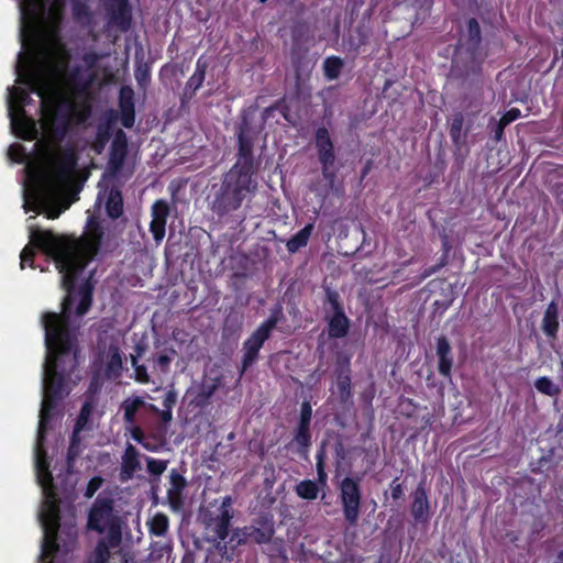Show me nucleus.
<instances>
[{"label": "nucleus", "instance_id": "obj_62", "mask_svg": "<svg viewBox=\"0 0 563 563\" xmlns=\"http://www.w3.org/2000/svg\"><path fill=\"white\" fill-rule=\"evenodd\" d=\"M521 117V111L518 108H511L507 110L504 115L500 118L503 123L509 125L511 122L516 121Z\"/></svg>", "mask_w": 563, "mask_h": 563}, {"label": "nucleus", "instance_id": "obj_25", "mask_svg": "<svg viewBox=\"0 0 563 563\" xmlns=\"http://www.w3.org/2000/svg\"><path fill=\"white\" fill-rule=\"evenodd\" d=\"M350 329V319L344 311H338L332 314L328 321L329 336L333 339L344 338Z\"/></svg>", "mask_w": 563, "mask_h": 563}, {"label": "nucleus", "instance_id": "obj_12", "mask_svg": "<svg viewBox=\"0 0 563 563\" xmlns=\"http://www.w3.org/2000/svg\"><path fill=\"white\" fill-rule=\"evenodd\" d=\"M344 520L351 527L358 523L362 507L361 478L345 476L338 486Z\"/></svg>", "mask_w": 563, "mask_h": 563}, {"label": "nucleus", "instance_id": "obj_26", "mask_svg": "<svg viewBox=\"0 0 563 563\" xmlns=\"http://www.w3.org/2000/svg\"><path fill=\"white\" fill-rule=\"evenodd\" d=\"M106 212L113 220L119 219L123 214V197L119 187L110 188L106 201Z\"/></svg>", "mask_w": 563, "mask_h": 563}, {"label": "nucleus", "instance_id": "obj_19", "mask_svg": "<svg viewBox=\"0 0 563 563\" xmlns=\"http://www.w3.org/2000/svg\"><path fill=\"white\" fill-rule=\"evenodd\" d=\"M120 121L125 129L133 128L135 123L134 90L130 86H122L119 90Z\"/></svg>", "mask_w": 563, "mask_h": 563}, {"label": "nucleus", "instance_id": "obj_34", "mask_svg": "<svg viewBox=\"0 0 563 563\" xmlns=\"http://www.w3.org/2000/svg\"><path fill=\"white\" fill-rule=\"evenodd\" d=\"M344 66V62L339 56H329L323 62V74L328 80H335L339 78Z\"/></svg>", "mask_w": 563, "mask_h": 563}, {"label": "nucleus", "instance_id": "obj_35", "mask_svg": "<svg viewBox=\"0 0 563 563\" xmlns=\"http://www.w3.org/2000/svg\"><path fill=\"white\" fill-rule=\"evenodd\" d=\"M122 369V357L120 349L115 345L109 346L108 361H107V374L109 376H119Z\"/></svg>", "mask_w": 563, "mask_h": 563}, {"label": "nucleus", "instance_id": "obj_14", "mask_svg": "<svg viewBox=\"0 0 563 563\" xmlns=\"http://www.w3.org/2000/svg\"><path fill=\"white\" fill-rule=\"evenodd\" d=\"M482 43V30L478 21L475 18H471L467 21L466 25V46L467 52L470 54L471 63L470 65H464L463 67L460 65V57H456L453 60V71L457 77L466 79L471 74H479L481 73V63L476 62L475 55Z\"/></svg>", "mask_w": 563, "mask_h": 563}, {"label": "nucleus", "instance_id": "obj_31", "mask_svg": "<svg viewBox=\"0 0 563 563\" xmlns=\"http://www.w3.org/2000/svg\"><path fill=\"white\" fill-rule=\"evenodd\" d=\"M81 453V438L80 433H75L73 431L69 440V446L67 450L66 456V468L68 473H73L75 467L76 460Z\"/></svg>", "mask_w": 563, "mask_h": 563}, {"label": "nucleus", "instance_id": "obj_59", "mask_svg": "<svg viewBox=\"0 0 563 563\" xmlns=\"http://www.w3.org/2000/svg\"><path fill=\"white\" fill-rule=\"evenodd\" d=\"M148 410L155 415H158L164 423H169L173 420V410L159 409L155 405L150 404Z\"/></svg>", "mask_w": 563, "mask_h": 563}, {"label": "nucleus", "instance_id": "obj_23", "mask_svg": "<svg viewBox=\"0 0 563 563\" xmlns=\"http://www.w3.org/2000/svg\"><path fill=\"white\" fill-rule=\"evenodd\" d=\"M435 351L439 358L438 371L440 375H442L444 378H451L453 356L452 347L446 336L441 335L437 339Z\"/></svg>", "mask_w": 563, "mask_h": 563}, {"label": "nucleus", "instance_id": "obj_43", "mask_svg": "<svg viewBox=\"0 0 563 563\" xmlns=\"http://www.w3.org/2000/svg\"><path fill=\"white\" fill-rule=\"evenodd\" d=\"M537 390L547 396H556L560 393V388L547 376L539 377L534 382Z\"/></svg>", "mask_w": 563, "mask_h": 563}, {"label": "nucleus", "instance_id": "obj_1", "mask_svg": "<svg viewBox=\"0 0 563 563\" xmlns=\"http://www.w3.org/2000/svg\"><path fill=\"white\" fill-rule=\"evenodd\" d=\"M103 234L102 225L92 217L88 219L86 233L79 239L57 235L51 230L33 229L30 233V244L25 245L20 254V266L24 269L26 263L34 267V247L45 253L54 261L62 274V286L68 292L62 302L60 312H45L42 316L45 345L51 357L49 389L55 395L60 394L65 379L79 365L77 330L70 325V294L78 275L98 254Z\"/></svg>", "mask_w": 563, "mask_h": 563}, {"label": "nucleus", "instance_id": "obj_9", "mask_svg": "<svg viewBox=\"0 0 563 563\" xmlns=\"http://www.w3.org/2000/svg\"><path fill=\"white\" fill-rule=\"evenodd\" d=\"M275 534V521L271 514H262L253 520V523L235 529L229 538L231 550L253 541L256 544L269 543Z\"/></svg>", "mask_w": 563, "mask_h": 563}, {"label": "nucleus", "instance_id": "obj_61", "mask_svg": "<svg viewBox=\"0 0 563 563\" xmlns=\"http://www.w3.org/2000/svg\"><path fill=\"white\" fill-rule=\"evenodd\" d=\"M390 496L394 500H399L404 497V487L399 482V477H396L390 483Z\"/></svg>", "mask_w": 563, "mask_h": 563}, {"label": "nucleus", "instance_id": "obj_3", "mask_svg": "<svg viewBox=\"0 0 563 563\" xmlns=\"http://www.w3.org/2000/svg\"><path fill=\"white\" fill-rule=\"evenodd\" d=\"M257 186L255 177L229 169L221 176L220 183L211 186L208 197L210 211L219 219L232 214L252 199Z\"/></svg>", "mask_w": 563, "mask_h": 563}, {"label": "nucleus", "instance_id": "obj_37", "mask_svg": "<svg viewBox=\"0 0 563 563\" xmlns=\"http://www.w3.org/2000/svg\"><path fill=\"white\" fill-rule=\"evenodd\" d=\"M291 65L295 71L297 81L301 80L306 73L310 71V62L306 56V53H291Z\"/></svg>", "mask_w": 563, "mask_h": 563}, {"label": "nucleus", "instance_id": "obj_63", "mask_svg": "<svg viewBox=\"0 0 563 563\" xmlns=\"http://www.w3.org/2000/svg\"><path fill=\"white\" fill-rule=\"evenodd\" d=\"M20 7H21L22 12L24 13L26 10V7L29 8V10L31 12H35L37 9H42L43 4H42L41 0H24Z\"/></svg>", "mask_w": 563, "mask_h": 563}, {"label": "nucleus", "instance_id": "obj_50", "mask_svg": "<svg viewBox=\"0 0 563 563\" xmlns=\"http://www.w3.org/2000/svg\"><path fill=\"white\" fill-rule=\"evenodd\" d=\"M131 365L134 368L133 378L140 384H148L151 382L145 365L139 364L135 357H132Z\"/></svg>", "mask_w": 563, "mask_h": 563}, {"label": "nucleus", "instance_id": "obj_55", "mask_svg": "<svg viewBox=\"0 0 563 563\" xmlns=\"http://www.w3.org/2000/svg\"><path fill=\"white\" fill-rule=\"evenodd\" d=\"M218 386L217 384L202 385L198 393L197 399L199 404H206L213 396Z\"/></svg>", "mask_w": 563, "mask_h": 563}, {"label": "nucleus", "instance_id": "obj_15", "mask_svg": "<svg viewBox=\"0 0 563 563\" xmlns=\"http://www.w3.org/2000/svg\"><path fill=\"white\" fill-rule=\"evenodd\" d=\"M103 8L110 24L121 32H128L131 29L133 13L129 0H103Z\"/></svg>", "mask_w": 563, "mask_h": 563}, {"label": "nucleus", "instance_id": "obj_24", "mask_svg": "<svg viewBox=\"0 0 563 563\" xmlns=\"http://www.w3.org/2000/svg\"><path fill=\"white\" fill-rule=\"evenodd\" d=\"M206 71L207 63L202 62L201 58H199L196 63L194 74L186 82L181 101H184L185 98L191 99L196 95L197 90L202 86L205 81Z\"/></svg>", "mask_w": 563, "mask_h": 563}, {"label": "nucleus", "instance_id": "obj_40", "mask_svg": "<svg viewBox=\"0 0 563 563\" xmlns=\"http://www.w3.org/2000/svg\"><path fill=\"white\" fill-rule=\"evenodd\" d=\"M316 461L318 483L324 486L328 482V474L325 472V442H322L319 446Z\"/></svg>", "mask_w": 563, "mask_h": 563}, {"label": "nucleus", "instance_id": "obj_30", "mask_svg": "<svg viewBox=\"0 0 563 563\" xmlns=\"http://www.w3.org/2000/svg\"><path fill=\"white\" fill-rule=\"evenodd\" d=\"M92 290L93 287L89 282L82 284L78 289L79 303L76 308V314L79 317L85 316L92 305Z\"/></svg>", "mask_w": 563, "mask_h": 563}, {"label": "nucleus", "instance_id": "obj_21", "mask_svg": "<svg viewBox=\"0 0 563 563\" xmlns=\"http://www.w3.org/2000/svg\"><path fill=\"white\" fill-rule=\"evenodd\" d=\"M141 453L131 443H128L122 454L121 468L119 473V479L125 483L132 479L136 472L141 471Z\"/></svg>", "mask_w": 563, "mask_h": 563}, {"label": "nucleus", "instance_id": "obj_54", "mask_svg": "<svg viewBox=\"0 0 563 563\" xmlns=\"http://www.w3.org/2000/svg\"><path fill=\"white\" fill-rule=\"evenodd\" d=\"M507 125L499 119L494 124H489L490 137L494 142L498 143L504 139L505 128Z\"/></svg>", "mask_w": 563, "mask_h": 563}, {"label": "nucleus", "instance_id": "obj_42", "mask_svg": "<svg viewBox=\"0 0 563 563\" xmlns=\"http://www.w3.org/2000/svg\"><path fill=\"white\" fill-rule=\"evenodd\" d=\"M463 124H464V115L461 112L455 113L453 115V118L451 119L450 126H449L450 137L455 145H459L462 141L461 133H462Z\"/></svg>", "mask_w": 563, "mask_h": 563}, {"label": "nucleus", "instance_id": "obj_4", "mask_svg": "<svg viewBox=\"0 0 563 563\" xmlns=\"http://www.w3.org/2000/svg\"><path fill=\"white\" fill-rule=\"evenodd\" d=\"M49 351L46 350V360L44 363V378H43V385H44V393H45V399L43 400L42 408L40 411V421H38V428H37V438H36V449H35V472H36V478L38 485L42 487L43 490H49L56 488L54 485V478L49 471V461L47 456V452L44 448L45 441H46V433L48 431V423H49V410L51 407L48 405L49 400H56L59 398H63L67 391H66V385L67 382L70 379L73 373L77 369V367L69 373V376L65 379V383L63 384L62 390L59 395L53 394V391L49 389Z\"/></svg>", "mask_w": 563, "mask_h": 563}, {"label": "nucleus", "instance_id": "obj_52", "mask_svg": "<svg viewBox=\"0 0 563 563\" xmlns=\"http://www.w3.org/2000/svg\"><path fill=\"white\" fill-rule=\"evenodd\" d=\"M74 125L84 124L91 114L90 106L84 104L80 108L75 103L74 108Z\"/></svg>", "mask_w": 563, "mask_h": 563}, {"label": "nucleus", "instance_id": "obj_51", "mask_svg": "<svg viewBox=\"0 0 563 563\" xmlns=\"http://www.w3.org/2000/svg\"><path fill=\"white\" fill-rule=\"evenodd\" d=\"M166 222L167 221L152 219L150 223V231L156 243H161L165 236Z\"/></svg>", "mask_w": 563, "mask_h": 563}, {"label": "nucleus", "instance_id": "obj_22", "mask_svg": "<svg viewBox=\"0 0 563 563\" xmlns=\"http://www.w3.org/2000/svg\"><path fill=\"white\" fill-rule=\"evenodd\" d=\"M336 387L341 402H347L352 398V382L350 360L345 357L338 362L335 368Z\"/></svg>", "mask_w": 563, "mask_h": 563}, {"label": "nucleus", "instance_id": "obj_60", "mask_svg": "<svg viewBox=\"0 0 563 563\" xmlns=\"http://www.w3.org/2000/svg\"><path fill=\"white\" fill-rule=\"evenodd\" d=\"M25 155L24 147L21 144H12L9 147V156L12 161L21 163Z\"/></svg>", "mask_w": 563, "mask_h": 563}, {"label": "nucleus", "instance_id": "obj_13", "mask_svg": "<svg viewBox=\"0 0 563 563\" xmlns=\"http://www.w3.org/2000/svg\"><path fill=\"white\" fill-rule=\"evenodd\" d=\"M314 145L321 165L322 177L328 184L333 185L338 176V168L334 165L335 151L330 132L325 126H319L316 130Z\"/></svg>", "mask_w": 563, "mask_h": 563}, {"label": "nucleus", "instance_id": "obj_20", "mask_svg": "<svg viewBox=\"0 0 563 563\" xmlns=\"http://www.w3.org/2000/svg\"><path fill=\"white\" fill-rule=\"evenodd\" d=\"M128 154V142L123 131H118L110 147L108 169L112 174H118L123 165Z\"/></svg>", "mask_w": 563, "mask_h": 563}, {"label": "nucleus", "instance_id": "obj_56", "mask_svg": "<svg viewBox=\"0 0 563 563\" xmlns=\"http://www.w3.org/2000/svg\"><path fill=\"white\" fill-rule=\"evenodd\" d=\"M103 478L100 476H93L89 479L86 490H85V497L86 498H92L97 490L102 486Z\"/></svg>", "mask_w": 563, "mask_h": 563}, {"label": "nucleus", "instance_id": "obj_53", "mask_svg": "<svg viewBox=\"0 0 563 563\" xmlns=\"http://www.w3.org/2000/svg\"><path fill=\"white\" fill-rule=\"evenodd\" d=\"M312 419V407L310 402L303 401L300 407L298 424L310 427Z\"/></svg>", "mask_w": 563, "mask_h": 563}, {"label": "nucleus", "instance_id": "obj_7", "mask_svg": "<svg viewBox=\"0 0 563 563\" xmlns=\"http://www.w3.org/2000/svg\"><path fill=\"white\" fill-rule=\"evenodd\" d=\"M44 503L40 515L44 537L42 541V558H53L59 551L58 531L60 528V500L56 488L43 490Z\"/></svg>", "mask_w": 563, "mask_h": 563}, {"label": "nucleus", "instance_id": "obj_11", "mask_svg": "<svg viewBox=\"0 0 563 563\" xmlns=\"http://www.w3.org/2000/svg\"><path fill=\"white\" fill-rule=\"evenodd\" d=\"M255 133L249 121L243 119L238 131V152L236 161L230 170L246 173L251 177H255L258 164L254 156Z\"/></svg>", "mask_w": 563, "mask_h": 563}, {"label": "nucleus", "instance_id": "obj_28", "mask_svg": "<svg viewBox=\"0 0 563 563\" xmlns=\"http://www.w3.org/2000/svg\"><path fill=\"white\" fill-rule=\"evenodd\" d=\"M542 330L548 338L555 339L559 331L558 320V306L555 302H550L542 320Z\"/></svg>", "mask_w": 563, "mask_h": 563}, {"label": "nucleus", "instance_id": "obj_45", "mask_svg": "<svg viewBox=\"0 0 563 563\" xmlns=\"http://www.w3.org/2000/svg\"><path fill=\"white\" fill-rule=\"evenodd\" d=\"M144 406V400L135 397L131 401L123 402L124 420L126 422H134L137 410Z\"/></svg>", "mask_w": 563, "mask_h": 563}, {"label": "nucleus", "instance_id": "obj_41", "mask_svg": "<svg viewBox=\"0 0 563 563\" xmlns=\"http://www.w3.org/2000/svg\"><path fill=\"white\" fill-rule=\"evenodd\" d=\"M71 12L76 22H89L92 16L90 8L85 0H73Z\"/></svg>", "mask_w": 563, "mask_h": 563}, {"label": "nucleus", "instance_id": "obj_10", "mask_svg": "<svg viewBox=\"0 0 563 563\" xmlns=\"http://www.w3.org/2000/svg\"><path fill=\"white\" fill-rule=\"evenodd\" d=\"M279 318L277 313L271 314L264 322H262L253 333L243 342V356L241 361L240 375L242 376L252 365H254L258 357L260 351L264 343L271 338L274 329L277 327Z\"/></svg>", "mask_w": 563, "mask_h": 563}, {"label": "nucleus", "instance_id": "obj_18", "mask_svg": "<svg viewBox=\"0 0 563 563\" xmlns=\"http://www.w3.org/2000/svg\"><path fill=\"white\" fill-rule=\"evenodd\" d=\"M168 477L167 503L172 510L179 511L184 506L183 493L187 486V481L177 468H172Z\"/></svg>", "mask_w": 563, "mask_h": 563}, {"label": "nucleus", "instance_id": "obj_49", "mask_svg": "<svg viewBox=\"0 0 563 563\" xmlns=\"http://www.w3.org/2000/svg\"><path fill=\"white\" fill-rule=\"evenodd\" d=\"M325 291V302L329 303L331 310L333 313L338 311H344L343 306L340 300V295L336 290L331 289L330 287H327L324 289Z\"/></svg>", "mask_w": 563, "mask_h": 563}, {"label": "nucleus", "instance_id": "obj_6", "mask_svg": "<svg viewBox=\"0 0 563 563\" xmlns=\"http://www.w3.org/2000/svg\"><path fill=\"white\" fill-rule=\"evenodd\" d=\"M36 69H45L55 78L56 69L49 64H45L43 66L35 67L29 75L21 79V82L25 84L30 88L27 79ZM30 93H32L30 89L26 91L19 87H12L8 97V114L11 125L21 137L27 140L33 139L32 134L34 133V122L26 118L24 109L25 106L31 104L32 102Z\"/></svg>", "mask_w": 563, "mask_h": 563}, {"label": "nucleus", "instance_id": "obj_29", "mask_svg": "<svg viewBox=\"0 0 563 563\" xmlns=\"http://www.w3.org/2000/svg\"><path fill=\"white\" fill-rule=\"evenodd\" d=\"M311 431L308 426L297 424L294 431L292 441L297 445V452L299 455L306 456L309 452V448L311 446Z\"/></svg>", "mask_w": 563, "mask_h": 563}, {"label": "nucleus", "instance_id": "obj_2", "mask_svg": "<svg viewBox=\"0 0 563 563\" xmlns=\"http://www.w3.org/2000/svg\"><path fill=\"white\" fill-rule=\"evenodd\" d=\"M27 84L31 92L41 98V110L51 137L63 142L74 125L75 101L57 89L55 78L45 69H36Z\"/></svg>", "mask_w": 563, "mask_h": 563}, {"label": "nucleus", "instance_id": "obj_5", "mask_svg": "<svg viewBox=\"0 0 563 563\" xmlns=\"http://www.w3.org/2000/svg\"><path fill=\"white\" fill-rule=\"evenodd\" d=\"M87 528L98 533H107V540L112 548L122 541L121 519L114 512V501L111 497L100 494L90 507Z\"/></svg>", "mask_w": 563, "mask_h": 563}, {"label": "nucleus", "instance_id": "obj_8", "mask_svg": "<svg viewBox=\"0 0 563 563\" xmlns=\"http://www.w3.org/2000/svg\"><path fill=\"white\" fill-rule=\"evenodd\" d=\"M232 514V498L225 496L216 512L209 511L205 515V523L207 530L213 532V541L217 542V549L222 558L232 561L234 558V550H231L229 541V528L231 523Z\"/></svg>", "mask_w": 563, "mask_h": 563}, {"label": "nucleus", "instance_id": "obj_46", "mask_svg": "<svg viewBox=\"0 0 563 563\" xmlns=\"http://www.w3.org/2000/svg\"><path fill=\"white\" fill-rule=\"evenodd\" d=\"M443 249H444V253L440 257L439 262L435 265L426 268L422 273V278L430 277L431 275L435 274L437 272H439L442 267H444L448 264L450 245H449V241L446 238L443 239Z\"/></svg>", "mask_w": 563, "mask_h": 563}, {"label": "nucleus", "instance_id": "obj_47", "mask_svg": "<svg viewBox=\"0 0 563 563\" xmlns=\"http://www.w3.org/2000/svg\"><path fill=\"white\" fill-rule=\"evenodd\" d=\"M135 80L141 88H146L151 81V69L147 64H139L134 70Z\"/></svg>", "mask_w": 563, "mask_h": 563}, {"label": "nucleus", "instance_id": "obj_33", "mask_svg": "<svg viewBox=\"0 0 563 563\" xmlns=\"http://www.w3.org/2000/svg\"><path fill=\"white\" fill-rule=\"evenodd\" d=\"M148 531L155 537H164L169 528V519L163 512L155 514L147 522Z\"/></svg>", "mask_w": 563, "mask_h": 563}, {"label": "nucleus", "instance_id": "obj_32", "mask_svg": "<svg viewBox=\"0 0 563 563\" xmlns=\"http://www.w3.org/2000/svg\"><path fill=\"white\" fill-rule=\"evenodd\" d=\"M93 406L90 401H85L80 408L79 415L74 426L75 433H81L86 430H91L90 417L92 415Z\"/></svg>", "mask_w": 563, "mask_h": 563}, {"label": "nucleus", "instance_id": "obj_48", "mask_svg": "<svg viewBox=\"0 0 563 563\" xmlns=\"http://www.w3.org/2000/svg\"><path fill=\"white\" fill-rule=\"evenodd\" d=\"M147 471L153 476H161L167 468L168 461L146 457Z\"/></svg>", "mask_w": 563, "mask_h": 563}, {"label": "nucleus", "instance_id": "obj_39", "mask_svg": "<svg viewBox=\"0 0 563 563\" xmlns=\"http://www.w3.org/2000/svg\"><path fill=\"white\" fill-rule=\"evenodd\" d=\"M278 111L283 118L287 121H291L290 119V108L286 102L285 98H282L277 100L274 104L267 107L264 109L262 117L264 121H267L269 118L273 117L274 112Z\"/></svg>", "mask_w": 563, "mask_h": 563}, {"label": "nucleus", "instance_id": "obj_17", "mask_svg": "<svg viewBox=\"0 0 563 563\" xmlns=\"http://www.w3.org/2000/svg\"><path fill=\"white\" fill-rule=\"evenodd\" d=\"M410 514L417 523H428L431 518V505L424 482H420L411 493Z\"/></svg>", "mask_w": 563, "mask_h": 563}, {"label": "nucleus", "instance_id": "obj_38", "mask_svg": "<svg viewBox=\"0 0 563 563\" xmlns=\"http://www.w3.org/2000/svg\"><path fill=\"white\" fill-rule=\"evenodd\" d=\"M296 494L306 500H313L318 497L319 486L318 483L311 479H303L296 486Z\"/></svg>", "mask_w": 563, "mask_h": 563}, {"label": "nucleus", "instance_id": "obj_44", "mask_svg": "<svg viewBox=\"0 0 563 563\" xmlns=\"http://www.w3.org/2000/svg\"><path fill=\"white\" fill-rule=\"evenodd\" d=\"M169 213V205L164 199L156 200L151 207L152 219L167 221Z\"/></svg>", "mask_w": 563, "mask_h": 563}, {"label": "nucleus", "instance_id": "obj_57", "mask_svg": "<svg viewBox=\"0 0 563 563\" xmlns=\"http://www.w3.org/2000/svg\"><path fill=\"white\" fill-rule=\"evenodd\" d=\"M177 400H178L177 391L174 388V385H170L169 389L166 391L164 399H163L164 409L173 410V408L177 404Z\"/></svg>", "mask_w": 563, "mask_h": 563}, {"label": "nucleus", "instance_id": "obj_64", "mask_svg": "<svg viewBox=\"0 0 563 563\" xmlns=\"http://www.w3.org/2000/svg\"><path fill=\"white\" fill-rule=\"evenodd\" d=\"M109 548L112 547L109 544L107 539L99 541L96 549L98 556L101 559L106 558L109 554Z\"/></svg>", "mask_w": 563, "mask_h": 563}, {"label": "nucleus", "instance_id": "obj_36", "mask_svg": "<svg viewBox=\"0 0 563 563\" xmlns=\"http://www.w3.org/2000/svg\"><path fill=\"white\" fill-rule=\"evenodd\" d=\"M111 139V128L109 124H99L96 132L95 141L92 142V150L97 154H101Z\"/></svg>", "mask_w": 563, "mask_h": 563}, {"label": "nucleus", "instance_id": "obj_27", "mask_svg": "<svg viewBox=\"0 0 563 563\" xmlns=\"http://www.w3.org/2000/svg\"><path fill=\"white\" fill-rule=\"evenodd\" d=\"M313 222L307 223L301 230H299L286 242L287 251L290 254H294L298 252L300 249L307 246L309 239L313 232Z\"/></svg>", "mask_w": 563, "mask_h": 563}, {"label": "nucleus", "instance_id": "obj_58", "mask_svg": "<svg viewBox=\"0 0 563 563\" xmlns=\"http://www.w3.org/2000/svg\"><path fill=\"white\" fill-rule=\"evenodd\" d=\"M153 362L162 373L166 374L169 372L172 358L167 354L154 356Z\"/></svg>", "mask_w": 563, "mask_h": 563}, {"label": "nucleus", "instance_id": "obj_16", "mask_svg": "<svg viewBox=\"0 0 563 563\" xmlns=\"http://www.w3.org/2000/svg\"><path fill=\"white\" fill-rule=\"evenodd\" d=\"M54 172L59 179L69 177L78 165V155L73 145H67L51 158Z\"/></svg>", "mask_w": 563, "mask_h": 563}]
</instances>
